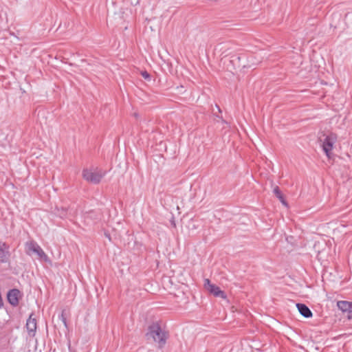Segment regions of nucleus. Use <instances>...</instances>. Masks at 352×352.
Instances as JSON below:
<instances>
[{
	"instance_id": "nucleus-1",
	"label": "nucleus",
	"mask_w": 352,
	"mask_h": 352,
	"mask_svg": "<svg viewBox=\"0 0 352 352\" xmlns=\"http://www.w3.org/2000/svg\"><path fill=\"white\" fill-rule=\"evenodd\" d=\"M145 336L147 340L152 339L157 343L160 349H162L165 346L168 339L167 333L162 329L158 322H153L148 327Z\"/></svg>"
},
{
	"instance_id": "nucleus-2",
	"label": "nucleus",
	"mask_w": 352,
	"mask_h": 352,
	"mask_svg": "<svg viewBox=\"0 0 352 352\" xmlns=\"http://www.w3.org/2000/svg\"><path fill=\"white\" fill-rule=\"evenodd\" d=\"M105 175V172L102 170H91V169H84L82 170V177L87 182L94 184H98L100 182L102 177Z\"/></svg>"
},
{
	"instance_id": "nucleus-3",
	"label": "nucleus",
	"mask_w": 352,
	"mask_h": 352,
	"mask_svg": "<svg viewBox=\"0 0 352 352\" xmlns=\"http://www.w3.org/2000/svg\"><path fill=\"white\" fill-rule=\"evenodd\" d=\"M337 140V135L335 133H330L327 135L322 142V150L328 158H331V151Z\"/></svg>"
},
{
	"instance_id": "nucleus-4",
	"label": "nucleus",
	"mask_w": 352,
	"mask_h": 352,
	"mask_svg": "<svg viewBox=\"0 0 352 352\" xmlns=\"http://www.w3.org/2000/svg\"><path fill=\"white\" fill-rule=\"evenodd\" d=\"M204 287L214 297L226 299L227 296L226 293L216 285L212 284L208 278L204 280Z\"/></svg>"
},
{
	"instance_id": "nucleus-5",
	"label": "nucleus",
	"mask_w": 352,
	"mask_h": 352,
	"mask_svg": "<svg viewBox=\"0 0 352 352\" xmlns=\"http://www.w3.org/2000/svg\"><path fill=\"white\" fill-rule=\"evenodd\" d=\"M26 246V252L28 254H30V252H34L36 254L41 258H46L47 255L43 250V249L38 245V243L34 241L27 242L25 244Z\"/></svg>"
},
{
	"instance_id": "nucleus-6",
	"label": "nucleus",
	"mask_w": 352,
	"mask_h": 352,
	"mask_svg": "<svg viewBox=\"0 0 352 352\" xmlns=\"http://www.w3.org/2000/svg\"><path fill=\"white\" fill-rule=\"evenodd\" d=\"M21 294L18 289H11L7 293V300L12 306L16 307L19 302V298Z\"/></svg>"
},
{
	"instance_id": "nucleus-7",
	"label": "nucleus",
	"mask_w": 352,
	"mask_h": 352,
	"mask_svg": "<svg viewBox=\"0 0 352 352\" xmlns=\"http://www.w3.org/2000/svg\"><path fill=\"white\" fill-rule=\"evenodd\" d=\"M33 315V314H30L25 324L28 334L32 337L35 336L37 327L36 320L32 318Z\"/></svg>"
},
{
	"instance_id": "nucleus-8",
	"label": "nucleus",
	"mask_w": 352,
	"mask_h": 352,
	"mask_svg": "<svg viewBox=\"0 0 352 352\" xmlns=\"http://www.w3.org/2000/svg\"><path fill=\"white\" fill-rule=\"evenodd\" d=\"M337 307L342 312H346L347 315H350L352 309V302L340 300L337 302Z\"/></svg>"
},
{
	"instance_id": "nucleus-9",
	"label": "nucleus",
	"mask_w": 352,
	"mask_h": 352,
	"mask_svg": "<svg viewBox=\"0 0 352 352\" xmlns=\"http://www.w3.org/2000/svg\"><path fill=\"white\" fill-rule=\"evenodd\" d=\"M296 307L298 308L300 314L306 318H309L312 317V312L310 309L305 304L302 303H297Z\"/></svg>"
},
{
	"instance_id": "nucleus-10",
	"label": "nucleus",
	"mask_w": 352,
	"mask_h": 352,
	"mask_svg": "<svg viewBox=\"0 0 352 352\" xmlns=\"http://www.w3.org/2000/svg\"><path fill=\"white\" fill-rule=\"evenodd\" d=\"M55 214L62 219L65 218L68 214V208L66 207H56Z\"/></svg>"
},
{
	"instance_id": "nucleus-11",
	"label": "nucleus",
	"mask_w": 352,
	"mask_h": 352,
	"mask_svg": "<svg viewBox=\"0 0 352 352\" xmlns=\"http://www.w3.org/2000/svg\"><path fill=\"white\" fill-rule=\"evenodd\" d=\"M8 256V252H6L2 248H0V263H6Z\"/></svg>"
},
{
	"instance_id": "nucleus-12",
	"label": "nucleus",
	"mask_w": 352,
	"mask_h": 352,
	"mask_svg": "<svg viewBox=\"0 0 352 352\" xmlns=\"http://www.w3.org/2000/svg\"><path fill=\"white\" fill-rule=\"evenodd\" d=\"M59 319L63 322L64 326L67 329V319L65 316L64 311L58 316Z\"/></svg>"
},
{
	"instance_id": "nucleus-13",
	"label": "nucleus",
	"mask_w": 352,
	"mask_h": 352,
	"mask_svg": "<svg viewBox=\"0 0 352 352\" xmlns=\"http://www.w3.org/2000/svg\"><path fill=\"white\" fill-rule=\"evenodd\" d=\"M273 192H274V195H276V197H278V196L283 195V193L280 191V188L277 186L274 188Z\"/></svg>"
},
{
	"instance_id": "nucleus-14",
	"label": "nucleus",
	"mask_w": 352,
	"mask_h": 352,
	"mask_svg": "<svg viewBox=\"0 0 352 352\" xmlns=\"http://www.w3.org/2000/svg\"><path fill=\"white\" fill-rule=\"evenodd\" d=\"M142 76L146 80H151V76L146 71L141 72Z\"/></svg>"
},
{
	"instance_id": "nucleus-15",
	"label": "nucleus",
	"mask_w": 352,
	"mask_h": 352,
	"mask_svg": "<svg viewBox=\"0 0 352 352\" xmlns=\"http://www.w3.org/2000/svg\"><path fill=\"white\" fill-rule=\"evenodd\" d=\"M277 198H278L280 201H284V199H285V197H284L283 195H281L278 196Z\"/></svg>"
},
{
	"instance_id": "nucleus-16",
	"label": "nucleus",
	"mask_w": 352,
	"mask_h": 352,
	"mask_svg": "<svg viewBox=\"0 0 352 352\" xmlns=\"http://www.w3.org/2000/svg\"><path fill=\"white\" fill-rule=\"evenodd\" d=\"M171 224L173 225V227H176V224H175V220H174V218L173 217L172 220H171Z\"/></svg>"
},
{
	"instance_id": "nucleus-17",
	"label": "nucleus",
	"mask_w": 352,
	"mask_h": 352,
	"mask_svg": "<svg viewBox=\"0 0 352 352\" xmlns=\"http://www.w3.org/2000/svg\"><path fill=\"white\" fill-rule=\"evenodd\" d=\"M347 318L349 319H352V308H351V312L350 313V315H347Z\"/></svg>"
},
{
	"instance_id": "nucleus-18",
	"label": "nucleus",
	"mask_w": 352,
	"mask_h": 352,
	"mask_svg": "<svg viewBox=\"0 0 352 352\" xmlns=\"http://www.w3.org/2000/svg\"><path fill=\"white\" fill-rule=\"evenodd\" d=\"M280 202H281L283 205H285V206H287V201H286V200H285V199H284V201H280Z\"/></svg>"
},
{
	"instance_id": "nucleus-19",
	"label": "nucleus",
	"mask_w": 352,
	"mask_h": 352,
	"mask_svg": "<svg viewBox=\"0 0 352 352\" xmlns=\"http://www.w3.org/2000/svg\"><path fill=\"white\" fill-rule=\"evenodd\" d=\"M216 107H217V108L218 111H219V112H221V109H220L219 107V106H217V105H216Z\"/></svg>"
}]
</instances>
